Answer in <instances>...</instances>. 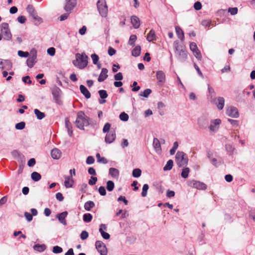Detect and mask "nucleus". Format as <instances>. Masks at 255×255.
Masks as SVG:
<instances>
[{"label":"nucleus","instance_id":"nucleus-57","mask_svg":"<svg viewBox=\"0 0 255 255\" xmlns=\"http://www.w3.org/2000/svg\"><path fill=\"white\" fill-rule=\"evenodd\" d=\"M71 12H67L62 14L60 17H59V20L60 21H64L66 19H67Z\"/></svg>","mask_w":255,"mask_h":255},{"label":"nucleus","instance_id":"nucleus-14","mask_svg":"<svg viewBox=\"0 0 255 255\" xmlns=\"http://www.w3.org/2000/svg\"><path fill=\"white\" fill-rule=\"evenodd\" d=\"M226 114L229 117L233 118H237L239 117V113L238 109L234 106H230L227 109Z\"/></svg>","mask_w":255,"mask_h":255},{"label":"nucleus","instance_id":"nucleus-25","mask_svg":"<svg viewBox=\"0 0 255 255\" xmlns=\"http://www.w3.org/2000/svg\"><path fill=\"white\" fill-rule=\"evenodd\" d=\"M79 88L81 93L85 96L86 99H89L91 97V94L90 92L85 86L81 85Z\"/></svg>","mask_w":255,"mask_h":255},{"label":"nucleus","instance_id":"nucleus-32","mask_svg":"<svg viewBox=\"0 0 255 255\" xmlns=\"http://www.w3.org/2000/svg\"><path fill=\"white\" fill-rule=\"evenodd\" d=\"M34 113L36 115L37 119L39 120H41L45 117V114L37 109H35L34 110Z\"/></svg>","mask_w":255,"mask_h":255},{"label":"nucleus","instance_id":"nucleus-39","mask_svg":"<svg viewBox=\"0 0 255 255\" xmlns=\"http://www.w3.org/2000/svg\"><path fill=\"white\" fill-rule=\"evenodd\" d=\"M93 218L92 215L90 213H86L83 215V221L86 223L90 222Z\"/></svg>","mask_w":255,"mask_h":255},{"label":"nucleus","instance_id":"nucleus-61","mask_svg":"<svg viewBox=\"0 0 255 255\" xmlns=\"http://www.w3.org/2000/svg\"><path fill=\"white\" fill-rule=\"evenodd\" d=\"M29 53L27 52H24L21 50L18 51V55L20 57H27Z\"/></svg>","mask_w":255,"mask_h":255},{"label":"nucleus","instance_id":"nucleus-46","mask_svg":"<svg viewBox=\"0 0 255 255\" xmlns=\"http://www.w3.org/2000/svg\"><path fill=\"white\" fill-rule=\"evenodd\" d=\"M120 120L124 122L128 121L129 117L128 115L125 112L122 113L119 116Z\"/></svg>","mask_w":255,"mask_h":255},{"label":"nucleus","instance_id":"nucleus-2","mask_svg":"<svg viewBox=\"0 0 255 255\" xmlns=\"http://www.w3.org/2000/svg\"><path fill=\"white\" fill-rule=\"evenodd\" d=\"M173 48L175 55L178 60L181 62H185L187 59V52L185 48L179 44L178 41H175L173 43Z\"/></svg>","mask_w":255,"mask_h":255},{"label":"nucleus","instance_id":"nucleus-6","mask_svg":"<svg viewBox=\"0 0 255 255\" xmlns=\"http://www.w3.org/2000/svg\"><path fill=\"white\" fill-rule=\"evenodd\" d=\"M0 29L3 38L7 41L10 40L12 38V34L9 28L8 24L6 22L2 23L0 25Z\"/></svg>","mask_w":255,"mask_h":255},{"label":"nucleus","instance_id":"nucleus-21","mask_svg":"<svg viewBox=\"0 0 255 255\" xmlns=\"http://www.w3.org/2000/svg\"><path fill=\"white\" fill-rule=\"evenodd\" d=\"M215 104L218 110H221L223 109L225 105V99L222 97H219L218 98L217 101L216 100Z\"/></svg>","mask_w":255,"mask_h":255},{"label":"nucleus","instance_id":"nucleus-13","mask_svg":"<svg viewBox=\"0 0 255 255\" xmlns=\"http://www.w3.org/2000/svg\"><path fill=\"white\" fill-rule=\"evenodd\" d=\"M207 99L211 103H215L216 94L214 89L211 87L209 84H208Z\"/></svg>","mask_w":255,"mask_h":255},{"label":"nucleus","instance_id":"nucleus-28","mask_svg":"<svg viewBox=\"0 0 255 255\" xmlns=\"http://www.w3.org/2000/svg\"><path fill=\"white\" fill-rule=\"evenodd\" d=\"M65 127L67 130L68 135L71 137L73 135L72 125L70 122L69 120L67 119L65 120Z\"/></svg>","mask_w":255,"mask_h":255},{"label":"nucleus","instance_id":"nucleus-59","mask_svg":"<svg viewBox=\"0 0 255 255\" xmlns=\"http://www.w3.org/2000/svg\"><path fill=\"white\" fill-rule=\"evenodd\" d=\"M98 191L101 195L105 196L106 195L107 192L105 187L100 186L99 188Z\"/></svg>","mask_w":255,"mask_h":255},{"label":"nucleus","instance_id":"nucleus-26","mask_svg":"<svg viewBox=\"0 0 255 255\" xmlns=\"http://www.w3.org/2000/svg\"><path fill=\"white\" fill-rule=\"evenodd\" d=\"M61 154V152L58 148H54L51 151V155L53 159H59Z\"/></svg>","mask_w":255,"mask_h":255},{"label":"nucleus","instance_id":"nucleus-5","mask_svg":"<svg viewBox=\"0 0 255 255\" xmlns=\"http://www.w3.org/2000/svg\"><path fill=\"white\" fill-rule=\"evenodd\" d=\"M51 90L55 102L58 105H62L63 102L61 99L62 94L61 90L56 86L53 87Z\"/></svg>","mask_w":255,"mask_h":255},{"label":"nucleus","instance_id":"nucleus-34","mask_svg":"<svg viewBox=\"0 0 255 255\" xmlns=\"http://www.w3.org/2000/svg\"><path fill=\"white\" fill-rule=\"evenodd\" d=\"M46 248V246L44 244H36L33 246L34 250L39 252H43L45 250Z\"/></svg>","mask_w":255,"mask_h":255},{"label":"nucleus","instance_id":"nucleus-18","mask_svg":"<svg viewBox=\"0 0 255 255\" xmlns=\"http://www.w3.org/2000/svg\"><path fill=\"white\" fill-rule=\"evenodd\" d=\"M156 76L158 83L160 85H163L165 82V74L161 70L156 72Z\"/></svg>","mask_w":255,"mask_h":255},{"label":"nucleus","instance_id":"nucleus-42","mask_svg":"<svg viewBox=\"0 0 255 255\" xmlns=\"http://www.w3.org/2000/svg\"><path fill=\"white\" fill-rule=\"evenodd\" d=\"M186 154L182 151H178L175 155V159H186Z\"/></svg>","mask_w":255,"mask_h":255},{"label":"nucleus","instance_id":"nucleus-16","mask_svg":"<svg viewBox=\"0 0 255 255\" xmlns=\"http://www.w3.org/2000/svg\"><path fill=\"white\" fill-rule=\"evenodd\" d=\"M116 137V134L115 130H111L105 136V142L107 143H111L113 142Z\"/></svg>","mask_w":255,"mask_h":255},{"label":"nucleus","instance_id":"nucleus-19","mask_svg":"<svg viewBox=\"0 0 255 255\" xmlns=\"http://www.w3.org/2000/svg\"><path fill=\"white\" fill-rule=\"evenodd\" d=\"M108 70L106 68H103L102 69L101 72L100 74V75L98 78V81L99 82H102L104 81L108 77Z\"/></svg>","mask_w":255,"mask_h":255},{"label":"nucleus","instance_id":"nucleus-50","mask_svg":"<svg viewBox=\"0 0 255 255\" xmlns=\"http://www.w3.org/2000/svg\"><path fill=\"white\" fill-rule=\"evenodd\" d=\"M148 185L147 184H145L143 185L142 187V191L141 192V196L142 197H145L147 195V190L148 189Z\"/></svg>","mask_w":255,"mask_h":255},{"label":"nucleus","instance_id":"nucleus-9","mask_svg":"<svg viewBox=\"0 0 255 255\" xmlns=\"http://www.w3.org/2000/svg\"><path fill=\"white\" fill-rule=\"evenodd\" d=\"M188 184L189 186L198 190H205L207 188L205 183L195 180L189 181Z\"/></svg>","mask_w":255,"mask_h":255},{"label":"nucleus","instance_id":"nucleus-40","mask_svg":"<svg viewBox=\"0 0 255 255\" xmlns=\"http://www.w3.org/2000/svg\"><path fill=\"white\" fill-rule=\"evenodd\" d=\"M32 18L34 20V24L36 25H39L43 22L42 18L38 16L37 14L32 16Z\"/></svg>","mask_w":255,"mask_h":255},{"label":"nucleus","instance_id":"nucleus-23","mask_svg":"<svg viewBox=\"0 0 255 255\" xmlns=\"http://www.w3.org/2000/svg\"><path fill=\"white\" fill-rule=\"evenodd\" d=\"M109 174L112 178L118 179L120 175V172L117 169L111 167L109 169Z\"/></svg>","mask_w":255,"mask_h":255},{"label":"nucleus","instance_id":"nucleus-55","mask_svg":"<svg viewBox=\"0 0 255 255\" xmlns=\"http://www.w3.org/2000/svg\"><path fill=\"white\" fill-rule=\"evenodd\" d=\"M89 236L88 233L86 231H83L80 235V238L82 240H85L88 238Z\"/></svg>","mask_w":255,"mask_h":255},{"label":"nucleus","instance_id":"nucleus-43","mask_svg":"<svg viewBox=\"0 0 255 255\" xmlns=\"http://www.w3.org/2000/svg\"><path fill=\"white\" fill-rule=\"evenodd\" d=\"M152 91L150 89H146L142 93L139 94V96H142L145 98H147L149 95L151 93Z\"/></svg>","mask_w":255,"mask_h":255},{"label":"nucleus","instance_id":"nucleus-41","mask_svg":"<svg viewBox=\"0 0 255 255\" xmlns=\"http://www.w3.org/2000/svg\"><path fill=\"white\" fill-rule=\"evenodd\" d=\"M3 67L4 69L7 70H10L12 68V63L9 60H3Z\"/></svg>","mask_w":255,"mask_h":255},{"label":"nucleus","instance_id":"nucleus-12","mask_svg":"<svg viewBox=\"0 0 255 255\" xmlns=\"http://www.w3.org/2000/svg\"><path fill=\"white\" fill-rule=\"evenodd\" d=\"M190 49L193 52L195 57L199 60L202 59V55L200 51L199 50L197 44L195 42H191L190 44Z\"/></svg>","mask_w":255,"mask_h":255},{"label":"nucleus","instance_id":"nucleus-11","mask_svg":"<svg viewBox=\"0 0 255 255\" xmlns=\"http://www.w3.org/2000/svg\"><path fill=\"white\" fill-rule=\"evenodd\" d=\"M77 0H66L64 9L66 12H71L76 6Z\"/></svg>","mask_w":255,"mask_h":255},{"label":"nucleus","instance_id":"nucleus-45","mask_svg":"<svg viewBox=\"0 0 255 255\" xmlns=\"http://www.w3.org/2000/svg\"><path fill=\"white\" fill-rule=\"evenodd\" d=\"M141 174V170L139 168H135L133 170L132 175L135 178H138Z\"/></svg>","mask_w":255,"mask_h":255},{"label":"nucleus","instance_id":"nucleus-20","mask_svg":"<svg viewBox=\"0 0 255 255\" xmlns=\"http://www.w3.org/2000/svg\"><path fill=\"white\" fill-rule=\"evenodd\" d=\"M67 211H64L57 215V218H58L59 221L64 226H66L67 225L65 218L67 216Z\"/></svg>","mask_w":255,"mask_h":255},{"label":"nucleus","instance_id":"nucleus-49","mask_svg":"<svg viewBox=\"0 0 255 255\" xmlns=\"http://www.w3.org/2000/svg\"><path fill=\"white\" fill-rule=\"evenodd\" d=\"M12 156L15 158L21 159L22 155L17 150H14L11 152Z\"/></svg>","mask_w":255,"mask_h":255},{"label":"nucleus","instance_id":"nucleus-8","mask_svg":"<svg viewBox=\"0 0 255 255\" xmlns=\"http://www.w3.org/2000/svg\"><path fill=\"white\" fill-rule=\"evenodd\" d=\"M199 128L202 129H207L209 124V120L207 116H202L199 117L197 121Z\"/></svg>","mask_w":255,"mask_h":255},{"label":"nucleus","instance_id":"nucleus-36","mask_svg":"<svg viewBox=\"0 0 255 255\" xmlns=\"http://www.w3.org/2000/svg\"><path fill=\"white\" fill-rule=\"evenodd\" d=\"M31 177L33 181H38L40 180V179L41 178V176L39 173L37 172H33L31 174Z\"/></svg>","mask_w":255,"mask_h":255},{"label":"nucleus","instance_id":"nucleus-30","mask_svg":"<svg viewBox=\"0 0 255 255\" xmlns=\"http://www.w3.org/2000/svg\"><path fill=\"white\" fill-rule=\"evenodd\" d=\"M26 10L31 17L37 14V12L32 5L28 4L26 7Z\"/></svg>","mask_w":255,"mask_h":255},{"label":"nucleus","instance_id":"nucleus-7","mask_svg":"<svg viewBox=\"0 0 255 255\" xmlns=\"http://www.w3.org/2000/svg\"><path fill=\"white\" fill-rule=\"evenodd\" d=\"M221 120L220 119H216L211 120L208 126V128L211 133H215L218 131L221 124Z\"/></svg>","mask_w":255,"mask_h":255},{"label":"nucleus","instance_id":"nucleus-62","mask_svg":"<svg viewBox=\"0 0 255 255\" xmlns=\"http://www.w3.org/2000/svg\"><path fill=\"white\" fill-rule=\"evenodd\" d=\"M47 53L50 56H54L55 54V49L54 47H50L47 50Z\"/></svg>","mask_w":255,"mask_h":255},{"label":"nucleus","instance_id":"nucleus-38","mask_svg":"<svg viewBox=\"0 0 255 255\" xmlns=\"http://www.w3.org/2000/svg\"><path fill=\"white\" fill-rule=\"evenodd\" d=\"M115 187V184L113 181L111 180H109L107 182V186L106 188L108 190V191L111 192L112 191Z\"/></svg>","mask_w":255,"mask_h":255},{"label":"nucleus","instance_id":"nucleus-15","mask_svg":"<svg viewBox=\"0 0 255 255\" xmlns=\"http://www.w3.org/2000/svg\"><path fill=\"white\" fill-rule=\"evenodd\" d=\"M32 54L26 60V64L28 67L32 68L36 62V51L34 50L33 52L31 51Z\"/></svg>","mask_w":255,"mask_h":255},{"label":"nucleus","instance_id":"nucleus-63","mask_svg":"<svg viewBox=\"0 0 255 255\" xmlns=\"http://www.w3.org/2000/svg\"><path fill=\"white\" fill-rule=\"evenodd\" d=\"M97 181V178L96 177L92 176L91 179H89L88 183L91 185H95Z\"/></svg>","mask_w":255,"mask_h":255},{"label":"nucleus","instance_id":"nucleus-24","mask_svg":"<svg viewBox=\"0 0 255 255\" xmlns=\"http://www.w3.org/2000/svg\"><path fill=\"white\" fill-rule=\"evenodd\" d=\"M131 23L134 28H138L140 26V20L138 17L133 15L130 18Z\"/></svg>","mask_w":255,"mask_h":255},{"label":"nucleus","instance_id":"nucleus-33","mask_svg":"<svg viewBox=\"0 0 255 255\" xmlns=\"http://www.w3.org/2000/svg\"><path fill=\"white\" fill-rule=\"evenodd\" d=\"M95 206V203L92 201L86 202L84 204V208L86 211H90Z\"/></svg>","mask_w":255,"mask_h":255},{"label":"nucleus","instance_id":"nucleus-35","mask_svg":"<svg viewBox=\"0 0 255 255\" xmlns=\"http://www.w3.org/2000/svg\"><path fill=\"white\" fill-rule=\"evenodd\" d=\"M225 147L227 153L230 155L234 154L235 151V148L230 144H226Z\"/></svg>","mask_w":255,"mask_h":255},{"label":"nucleus","instance_id":"nucleus-31","mask_svg":"<svg viewBox=\"0 0 255 255\" xmlns=\"http://www.w3.org/2000/svg\"><path fill=\"white\" fill-rule=\"evenodd\" d=\"M141 52V47L139 45L136 46L131 51V54L134 57H138Z\"/></svg>","mask_w":255,"mask_h":255},{"label":"nucleus","instance_id":"nucleus-53","mask_svg":"<svg viewBox=\"0 0 255 255\" xmlns=\"http://www.w3.org/2000/svg\"><path fill=\"white\" fill-rule=\"evenodd\" d=\"M238 9L237 7H230L228 8V12L232 15L237 14Z\"/></svg>","mask_w":255,"mask_h":255},{"label":"nucleus","instance_id":"nucleus-60","mask_svg":"<svg viewBox=\"0 0 255 255\" xmlns=\"http://www.w3.org/2000/svg\"><path fill=\"white\" fill-rule=\"evenodd\" d=\"M114 79L117 81H120L123 79V76L122 73L119 72L114 75Z\"/></svg>","mask_w":255,"mask_h":255},{"label":"nucleus","instance_id":"nucleus-58","mask_svg":"<svg viewBox=\"0 0 255 255\" xmlns=\"http://www.w3.org/2000/svg\"><path fill=\"white\" fill-rule=\"evenodd\" d=\"M111 128V124L109 123H107L104 126L103 128V132L104 133L107 132L109 131Z\"/></svg>","mask_w":255,"mask_h":255},{"label":"nucleus","instance_id":"nucleus-22","mask_svg":"<svg viewBox=\"0 0 255 255\" xmlns=\"http://www.w3.org/2000/svg\"><path fill=\"white\" fill-rule=\"evenodd\" d=\"M74 179L71 176H65L64 186L67 188L73 187Z\"/></svg>","mask_w":255,"mask_h":255},{"label":"nucleus","instance_id":"nucleus-52","mask_svg":"<svg viewBox=\"0 0 255 255\" xmlns=\"http://www.w3.org/2000/svg\"><path fill=\"white\" fill-rule=\"evenodd\" d=\"M62 251H63L62 248L61 247H60L58 246H54L53 248L52 252L54 254H60V253H62Z\"/></svg>","mask_w":255,"mask_h":255},{"label":"nucleus","instance_id":"nucleus-47","mask_svg":"<svg viewBox=\"0 0 255 255\" xmlns=\"http://www.w3.org/2000/svg\"><path fill=\"white\" fill-rule=\"evenodd\" d=\"M99 95L102 99H105L108 96L107 91L104 90H100L98 91Z\"/></svg>","mask_w":255,"mask_h":255},{"label":"nucleus","instance_id":"nucleus-17","mask_svg":"<svg viewBox=\"0 0 255 255\" xmlns=\"http://www.w3.org/2000/svg\"><path fill=\"white\" fill-rule=\"evenodd\" d=\"M152 145L155 152L158 154H161L162 149L160 142L157 138L154 137L153 138Z\"/></svg>","mask_w":255,"mask_h":255},{"label":"nucleus","instance_id":"nucleus-56","mask_svg":"<svg viewBox=\"0 0 255 255\" xmlns=\"http://www.w3.org/2000/svg\"><path fill=\"white\" fill-rule=\"evenodd\" d=\"M211 21L210 19H204L202 21L201 24L205 27H210Z\"/></svg>","mask_w":255,"mask_h":255},{"label":"nucleus","instance_id":"nucleus-29","mask_svg":"<svg viewBox=\"0 0 255 255\" xmlns=\"http://www.w3.org/2000/svg\"><path fill=\"white\" fill-rule=\"evenodd\" d=\"M146 39L148 42H151L153 40H156V36L155 35V31L153 29H151L147 35Z\"/></svg>","mask_w":255,"mask_h":255},{"label":"nucleus","instance_id":"nucleus-27","mask_svg":"<svg viewBox=\"0 0 255 255\" xmlns=\"http://www.w3.org/2000/svg\"><path fill=\"white\" fill-rule=\"evenodd\" d=\"M175 31L178 38L183 41L184 39V34L182 29L178 26L175 27Z\"/></svg>","mask_w":255,"mask_h":255},{"label":"nucleus","instance_id":"nucleus-1","mask_svg":"<svg viewBox=\"0 0 255 255\" xmlns=\"http://www.w3.org/2000/svg\"><path fill=\"white\" fill-rule=\"evenodd\" d=\"M90 118L87 116L84 112L80 111L77 113V118L75 122L76 127L81 130H84L85 127L90 125Z\"/></svg>","mask_w":255,"mask_h":255},{"label":"nucleus","instance_id":"nucleus-4","mask_svg":"<svg viewBox=\"0 0 255 255\" xmlns=\"http://www.w3.org/2000/svg\"><path fill=\"white\" fill-rule=\"evenodd\" d=\"M97 8L100 15L103 17L107 16L108 7L106 0H98L97 2Z\"/></svg>","mask_w":255,"mask_h":255},{"label":"nucleus","instance_id":"nucleus-54","mask_svg":"<svg viewBox=\"0 0 255 255\" xmlns=\"http://www.w3.org/2000/svg\"><path fill=\"white\" fill-rule=\"evenodd\" d=\"M91 58L93 61V64H98V62H99V57L98 55L96 54H92L91 55Z\"/></svg>","mask_w":255,"mask_h":255},{"label":"nucleus","instance_id":"nucleus-64","mask_svg":"<svg viewBox=\"0 0 255 255\" xmlns=\"http://www.w3.org/2000/svg\"><path fill=\"white\" fill-rule=\"evenodd\" d=\"M194 8L195 10H199L202 8L201 3L199 1H196L194 3Z\"/></svg>","mask_w":255,"mask_h":255},{"label":"nucleus","instance_id":"nucleus-37","mask_svg":"<svg viewBox=\"0 0 255 255\" xmlns=\"http://www.w3.org/2000/svg\"><path fill=\"white\" fill-rule=\"evenodd\" d=\"M173 165V160H168L166 165L163 167L164 171L170 170L172 168Z\"/></svg>","mask_w":255,"mask_h":255},{"label":"nucleus","instance_id":"nucleus-44","mask_svg":"<svg viewBox=\"0 0 255 255\" xmlns=\"http://www.w3.org/2000/svg\"><path fill=\"white\" fill-rule=\"evenodd\" d=\"M137 39V37L134 34H132L130 36L128 44L130 45L133 46L134 45L135 42Z\"/></svg>","mask_w":255,"mask_h":255},{"label":"nucleus","instance_id":"nucleus-51","mask_svg":"<svg viewBox=\"0 0 255 255\" xmlns=\"http://www.w3.org/2000/svg\"><path fill=\"white\" fill-rule=\"evenodd\" d=\"M25 124L24 122H21L15 125V128L16 129L21 130L24 128Z\"/></svg>","mask_w":255,"mask_h":255},{"label":"nucleus","instance_id":"nucleus-10","mask_svg":"<svg viewBox=\"0 0 255 255\" xmlns=\"http://www.w3.org/2000/svg\"><path fill=\"white\" fill-rule=\"evenodd\" d=\"M96 248L101 255H107L108 251L105 244L101 241H97L95 243Z\"/></svg>","mask_w":255,"mask_h":255},{"label":"nucleus","instance_id":"nucleus-3","mask_svg":"<svg viewBox=\"0 0 255 255\" xmlns=\"http://www.w3.org/2000/svg\"><path fill=\"white\" fill-rule=\"evenodd\" d=\"M75 57L76 60L73 61V64L75 67L82 69L87 66L88 57L85 53H77Z\"/></svg>","mask_w":255,"mask_h":255},{"label":"nucleus","instance_id":"nucleus-48","mask_svg":"<svg viewBox=\"0 0 255 255\" xmlns=\"http://www.w3.org/2000/svg\"><path fill=\"white\" fill-rule=\"evenodd\" d=\"M189 171L190 170L189 168H183L181 172V176L184 178H187L188 176Z\"/></svg>","mask_w":255,"mask_h":255}]
</instances>
